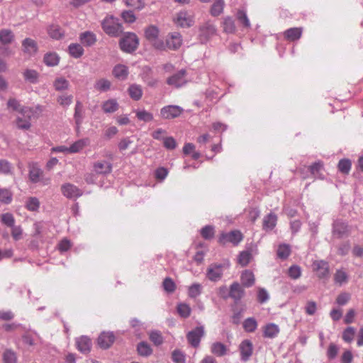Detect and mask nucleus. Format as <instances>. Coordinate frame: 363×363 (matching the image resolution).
<instances>
[{"label":"nucleus","instance_id":"f257e3e1","mask_svg":"<svg viewBox=\"0 0 363 363\" xmlns=\"http://www.w3.org/2000/svg\"><path fill=\"white\" fill-rule=\"evenodd\" d=\"M102 28L106 33L111 36L120 35L123 30L119 20L113 16L106 17L102 21Z\"/></svg>","mask_w":363,"mask_h":363},{"label":"nucleus","instance_id":"f03ea898","mask_svg":"<svg viewBox=\"0 0 363 363\" xmlns=\"http://www.w3.org/2000/svg\"><path fill=\"white\" fill-rule=\"evenodd\" d=\"M194 13L191 11H180L174 16V24L181 28H189L194 24Z\"/></svg>","mask_w":363,"mask_h":363},{"label":"nucleus","instance_id":"7ed1b4c3","mask_svg":"<svg viewBox=\"0 0 363 363\" xmlns=\"http://www.w3.org/2000/svg\"><path fill=\"white\" fill-rule=\"evenodd\" d=\"M121 49L128 53L134 52L139 45V39L133 33H127L120 40Z\"/></svg>","mask_w":363,"mask_h":363},{"label":"nucleus","instance_id":"20e7f679","mask_svg":"<svg viewBox=\"0 0 363 363\" xmlns=\"http://www.w3.org/2000/svg\"><path fill=\"white\" fill-rule=\"evenodd\" d=\"M216 28L211 21L204 22L199 28V39L201 43H206L216 34Z\"/></svg>","mask_w":363,"mask_h":363},{"label":"nucleus","instance_id":"39448f33","mask_svg":"<svg viewBox=\"0 0 363 363\" xmlns=\"http://www.w3.org/2000/svg\"><path fill=\"white\" fill-rule=\"evenodd\" d=\"M243 240V235L240 230H233L230 233H223L218 238V242L225 245L228 242L238 245Z\"/></svg>","mask_w":363,"mask_h":363},{"label":"nucleus","instance_id":"423d86ee","mask_svg":"<svg viewBox=\"0 0 363 363\" xmlns=\"http://www.w3.org/2000/svg\"><path fill=\"white\" fill-rule=\"evenodd\" d=\"M28 177L33 183L41 182L43 185H48L50 182V178H43V172L36 164H29Z\"/></svg>","mask_w":363,"mask_h":363},{"label":"nucleus","instance_id":"0eeeda50","mask_svg":"<svg viewBox=\"0 0 363 363\" xmlns=\"http://www.w3.org/2000/svg\"><path fill=\"white\" fill-rule=\"evenodd\" d=\"M204 334L205 331L203 326H198L187 333L186 339L193 347L196 348L199 346L201 339Z\"/></svg>","mask_w":363,"mask_h":363},{"label":"nucleus","instance_id":"6e6552de","mask_svg":"<svg viewBox=\"0 0 363 363\" xmlns=\"http://www.w3.org/2000/svg\"><path fill=\"white\" fill-rule=\"evenodd\" d=\"M182 36L179 32H172L167 35L166 38V45L167 49L177 50L182 45Z\"/></svg>","mask_w":363,"mask_h":363},{"label":"nucleus","instance_id":"1a4fd4ad","mask_svg":"<svg viewBox=\"0 0 363 363\" xmlns=\"http://www.w3.org/2000/svg\"><path fill=\"white\" fill-rule=\"evenodd\" d=\"M62 194L67 198L75 199L81 196L82 191L75 185L66 183L61 186Z\"/></svg>","mask_w":363,"mask_h":363},{"label":"nucleus","instance_id":"9d476101","mask_svg":"<svg viewBox=\"0 0 363 363\" xmlns=\"http://www.w3.org/2000/svg\"><path fill=\"white\" fill-rule=\"evenodd\" d=\"M313 269L320 279L325 278L329 275V264L323 260H316L313 263Z\"/></svg>","mask_w":363,"mask_h":363},{"label":"nucleus","instance_id":"9b49d317","mask_svg":"<svg viewBox=\"0 0 363 363\" xmlns=\"http://www.w3.org/2000/svg\"><path fill=\"white\" fill-rule=\"evenodd\" d=\"M115 341V336L112 333L103 332L99 336L97 342L101 348H109Z\"/></svg>","mask_w":363,"mask_h":363},{"label":"nucleus","instance_id":"f8f14e48","mask_svg":"<svg viewBox=\"0 0 363 363\" xmlns=\"http://www.w3.org/2000/svg\"><path fill=\"white\" fill-rule=\"evenodd\" d=\"M93 171L96 174H108L112 171V164L106 160L97 161L93 164Z\"/></svg>","mask_w":363,"mask_h":363},{"label":"nucleus","instance_id":"ddd939ff","mask_svg":"<svg viewBox=\"0 0 363 363\" xmlns=\"http://www.w3.org/2000/svg\"><path fill=\"white\" fill-rule=\"evenodd\" d=\"M223 275V266L221 264H211L208 269L206 276L212 281H218Z\"/></svg>","mask_w":363,"mask_h":363},{"label":"nucleus","instance_id":"4468645a","mask_svg":"<svg viewBox=\"0 0 363 363\" xmlns=\"http://www.w3.org/2000/svg\"><path fill=\"white\" fill-rule=\"evenodd\" d=\"M186 71L182 69L167 79V84L177 88L184 85L186 82L185 79Z\"/></svg>","mask_w":363,"mask_h":363},{"label":"nucleus","instance_id":"2eb2a0df","mask_svg":"<svg viewBox=\"0 0 363 363\" xmlns=\"http://www.w3.org/2000/svg\"><path fill=\"white\" fill-rule=\"evenodd\" d=\"M240 351L241 354V359L244 361H247L252 354L253 345L250 340H245L240 345Z\"/></svg>","mask_w":363,"mask_h":363},{"label":"nucleus","instance_id":"dca6fc26","mask_svg":"<svg viewBox=\"0 0 363 363\" xmlns=\"http://www.w3.org/2000/svg\"><path fill=\"white\" fill-rule=\"evenodd\" d=\"M245 291L242 286L238 282H233L229 289V296L235 301H240L244 296Z\"/></svg>","mask_w":363,"mask_h":363},{"label":"nucleus","instance_id":"f3484780","mask_svg":"<svg viewBox=\"0 0 363 363\" xmlns=\"http://www.w3.org/2000/svg\"><path fill=\"white\" fill-rule=\"evenodd\" d=\"M262 329L263 336L271 339L276 337L280 332L279 326L272 323L267 324Z\"/></svg>","mask_w":363,"mask_h":363},{"label":"nucleus","instance_id":"a211bd4d","mask_svg":"<svg viewBox=\"0 0 363 363\" xmlns=\"http://www.w3.org/2000/svg\"><path fill=\"white\" fill-rule=\"evenodd\" d=\"M76 344L77 349L82 353H87L91 350V340L86 336H82L77 338Z\"/></svg>","mask_w":363,"mask_h":363},{"label":"nucleus","instance_id":"6ab92c4d","mask_svg":"<svg viewBox=\"0 0 363 363\" xmlns=\"http://www.w3.org/2000/svg\"><path fill=\"white\" fill-rule=\"evenodd\" d=\"M89 144L90 140L88 138L78 140L69 147V154L79 152Z\"/></svg>","mask_w":363,"mask_h":363},{"label":"nucleus","instance_id":"aec40b11","mask_svg":"<svg viewBox=\"0 0 363 363\" xmlns=\"http://www.w3.org/2000/svg\"><path fill=\"white\" fill-rule=\"evenodd\" d=\"M302 28H291L284 33V38L289 41L298 40L302 35Z\"/></svg>","mask_w":363,"mask_h":363},{"label":"nucleus","instance_id":"412c9836","mask_svg":"<svg viewBox=\"0 0 363 363\" xmlns=\"http://www.w3.org/2000/svg\"><path fill=\"white\" fill-rule=\"evenodd\" d=\"M240 280L243 286L250 287L254 285L255 278L253 272L247 269L242 273Z\"/></svg>","mask_w":363,"mask_h":363},{"label":"nucleus","instance_id":"4be33fe9","mask_svg":"<svg viewBox=\"0 0 363 363\" xmlns=\"http://www.w3.org/2000/svg\"><path fill=\"white\" fill-rule=\"evenodd\" d=\"M323 169V163L320 161L316 162L309 166L308 169L315 179H323L324 176L321 171Z\"/></svg>","mask_w":363,"mask_h":363},{"label":"nucleus","instance_id":"5701e85b","mask_svg":"<svg viewBox=\"0 0 363 363\" xmlns=\"http://www.w3.org/2000/svg\"><path fill=\"white\" fill-rule=\"evenodd\" d=\"M348 226L342 222L337 221L333 225V235L337 238H341L348 233Z\"/></svg>","mask_w":363,"mask_h":363},{"label":"nucleus","instance_id":"b1692460","mask_svg":"<svg viewBox=\"0 0 363 363\" xmlns=\"http://www.w3.org/2000/svg\"><path fill=\"white\" fill-rule=\"evenodd\" d=\"M79 40L84 46H91L96 40L95 35L89 31H86L80 34Z\"/></svg>","mask_w":363,"mask_h":363},{"label":"nucleus","instance_id":"393cba45","mask_svg":"<svg viewBox=\"0 0 363 363\" xmlns=\"http://www.w3.org/2000/svg\"><path fill=\"white\" fill-rule=\"evenodd\" d=\"M16 124L18 128L28 130L30 127V117L29 115H21L16 119Z\"/></svg>","mask_w":363,"mask_h":363},{"label":"nucleus","instance_id":"a878e982","mask_svg":"<svg viewBox=\"0 0 363 363\" xmlns=\"http://www.w3.org/2000/svg\"><path fill=\"white\" fill-rule=\"evenodd\" d=\"M7 108L10 111L19 112L23 113V112H26L24 109V107L21 106L20 101L14 98H10L7 101Z\"/></svg>","mask_w":363,"mask_h":363},{"label":"nucleus","instance_id":"bb28decb","mask_svg":"<svg viewBox=\"0 0 363 363\" xmlns=\"http://www.w3.org/2000/svg\"><path fill=\"white\" fill-rule=\"evenodd\" d=\"M252 259V254L250 250H244L240 252L238 257V263L241 267H246Z\"/></svg>","mask_w":363,"mask_h":363},{"label":"nucleus","instance_id":"cd10ccee","mask_svg":"<svg viewBox=\"0 0 363 363\" xmlns=\"http://www.w3.org/2000/svg\"><path fill=\"white\" fill-rule=\"evenodd\" d=\"M226 346L219 342H214L211 346V352L218 357L224 356L227 352Z\"/></svg>","mask_w":363,"mask_h":363},{"label":"nucleus","instance_id":"c85d7f7f","mask_svg":"<svg viewBox=\"0 0 363 363\" xmlns=\"http://www.w3.org/2000/svg\"><path fill=\"white\" fill-rule=\"evenodd\" d=\"M277 216L274 213H269L266 216L263 220V228L264 230H272L277 224Z\"/></svg>","mask_w":363,"mask_h":363},{"label":"nucleus","instance_id":"c756f323","mask_svg":"<svg viewBox=\"0 0 363 363\" xmlns=\"http://www.w3.org/2000/svg\"><path fill=\"white\" fill-rule=\"evenodd\" d=\"M23 76L26 82L35 84L38 81L39 74L35 69H26L23 71Z\"/></svg>","mask_w":363,"mask_h":363},{"label":"nucleus","instance_id":"7c9ffc66","mask_svg":"<svg viewBox=\"0 0 363 363\" xmlns=\"http://www.w3.org/2000/svg\"><path fill=\"white\" fill-rule=\"evenodd\" d=\"M160 35L159 28L154 25H151L147 27L145 30V36L146 39L151 42L152 40H155Z\"/></svg>","mask_w":363,"mask_h":363},{"label":"nucleus","instance_id":"2f4dec72","mask_svg":"<svg viewBox=\"0 0 363 363\" xmlns=\"http://www.w3.org/2000/svg\"><path fill=\"white\" fill-rule=\"evenodd\" d=\"M23 51L30 55L34 54L37 51L35 42L30 38H26L22 43Z\"/></svg>","mask_w":363,"mask_h":363},{"label":"nucleus","instance_id":"473e14b6","mask_svg":"<svg viewBox=\"0 0 363 363\" xmlns=\"http://www.w3.org/2000/svg\"><path fill=\"white\" fill-rule=\"evenodd\" d=\"M113 74L119 79H125L128 74V67L123 65H118L113 68Z\"/></svg>","mask_w":363,"mask_h":363},{"label":"nucleus","instance_id":"72a5a7b5","mask_svg":"<svg viewBox=\"0 0 363 363\" xmlns=\"http://www.w3.org/2000/svg\"><path fill=\"white\" fill-rule=\"evenodd\" d=\"M43 61L46 65L54 67L58 65L60 57L55 52H49L45 55Z\"/></svg>","mask_w":363,"mask_h":363},{"label":"nucleus","instance_id":"f704fd0d","mask_svg":"<svg viewBox=\"0 0 363 363\" xmlns=\"http://www.w3.org/2000/svg\"><path fill=\"white\" fill-rule=\"evenodd\" d=\"M223 31L227 33H233L236 30L234 20L229 16L225 17L223 21Z\"/></svg>","mask_w":363,"mask_h":363},{"label":"nucleus","instance_id":"c9c22d12","mask_svg":"<svg viewBox=\"0 0 363 363\" xmlns=\"http://www.w3.org/2000/svg\"><path fill=\"white\" fill-rule=\"evenodd\" d=\"M351 160L347 158L342 159L337 164V169L343 174H348L351 170Z\"/></svg>","mask_w":363,"mask_h":363},{"label":"nucleus","instance_id":"e433bc0d","mask_svg":"<svg viewBox=\"0 0 363 363\" xmlns=\"http://www.w3.org/2000/svg\"><path fill=\"white\" fill-rule=\"evenodd\" d=\"M14 39V35L11 30L2 29L0 30V42L4 44H9Z\"/></svg>","mask_w":363,"mask_h":363},{"label":"nucleus","instance_id":"4c0bfd02","mask_svg":"<svg viewBox=\"0 0 363 363\" xmlns=\"http://www.w3.org/2000/svg\"><path fill=\"white\" fill-rule=\"evenodd\" d=\"M69 52L74 58H79L84 54L82 46L78 43H72L68 47Z\"/></svg>","mask_w":363,"mask_h":363},{"label":"nucleus","instance_id":"58836bf2","mask_svg":"<svg viewBox=\"0 0 363 363\" xmlns=\"http://www.w3.org/2000/svg\"><path fill=\"white\" fill-rule=\"evenodd\" d=\"M130 96L134 100H139L143 95V90L140 86L132 84L128 89Z\"/></svg>","mask_w":363,"mask_h":363},{"label":"nucleus","instance_id":"ea45409f","mask_svg":"<svg viewBox=\"0 0 363 363\" xmlns=\"http://www.w3.org/2000/svg\"><path fill=\"white\" fill-rule=\"evenodd\" d=\"M224 0H216L211 8V14L213 16H218L223 11Z\"/></svg>","mask_w":363,"mask_h":363},{"label":"nucleus","instance_id":"a19ab883","mask_svg":"<svg viewBox=\"0 0 363 363\" xmlns=\"http://www.w3.org/2000/svg\"><path fill=\"white\" fill-rule=\"evenodd\" d=\"M53 86L57 91H63L69 88V82L64 77H57L53 82Z\"/></svg>","mask_w":363,"mask_h":363},{"label":"nucleus","instance_id":"79ce46f5","mask_svg":"<svg viewBox=\"0 0 363 363\" xmlns=\"http://www.w3.org/2000/svg\"><path fill=\"white\" fill-rule=\"evenodd\" d=\"M277 256L281 259H286L291 254V247L289 245H279L277 252Z\"/></svg>","mask_w":363,"mask_h":363},{"label":"nucleus","instance_id":"37998d69","mask_svg":"<svg viewBox=\"0 0 363 363\" xmlns=\"http://www.w3.org/2000/svg\"><path fill=\"white\" fill-rule=\"evenodd\" d=\"M118 104L115 99H109L103 104L102 108L104 112L110 113L117 111Z\"/></svg>","mask_w":363,"mask_h":363},{"label":"nucleus","instance_id":"c03bdc74","mask_svg":"<svg viewBox=\"0 0 363 363\" xmlns=\"http://www.w3.org/2000/svg\"><path fill=\"white\" fill-rule=\"evenodd\" d=\"M48 34L50 38L59 40L64 35V32L60 26L52 25L48 29Z\"/></svg>","mask_w":363,"mask_h":363},{"label":"nucleus","instance_id":"a18cd8bd","mask_svg":"<svg viewBox=\"0 0 363 363\" xmlns=\"http://www.w3.org/2000/svg\"><path fill=\"white\" fill-rule=\"evenodd\" d=\"M111 83L106 79H100L95 83L94 87L96 90L100 91H107L111 88Z\"/></svg>","mask_w":363,"mask_h":363},{"label":"nucleus","instance_id":"49530a36","mask_svg":"<svg viewBox=\"0 0 363 363\" xmlns=\"http://www.w3.org/2000/svg\"><path fill=\"white\" fill-rule=\"evenodd\" d=\"M243 328L246 332L252 333L257 328V323L253 318H248L243 322Z\"/></svg>","mask_w":363,"mask_h":363},{"label":"nucleus","instance_id":"de8ad7c7","mask_svg":"<svg viewBox=\"0 0 363 363\" xmlns=\"http://www.w3.org/2000/svg\"><path fill=\"white\" fill-rule=\"evenodd\" d=\"M137 350L138 354L141 356H149L152 352L150 346L145 342H141L138 344Z\"/></svg>","mask_w":363,"mask_h":363},{"label":"nucleus","instance_id":"09e8293b","mask_svg":"<svg viewBox=\"0 0 363 363\" xmlns=\"http://www.w3.org/2000/svg\"><path fill=\"white\" fill-rule=\"evenodd\" d=\"M237 19L245 28L250 27V22L247 16L246 11L244 10H239L236 14Z\"/></svg>","mask_w":363,"mask_h":363},{"label":"nucleus","instance_id":"8fccbe9b","mask_svg":"<svg viewBox=\"0 0 363 363\" xmlns=\"http://www.w3.org/2000/svg\"><path fill=\"white\" fill-rule=\"evenodd\" d=\"M177 312L181 317L186 318L191 315V309L186 303H179L177 306Z\"/></svg>","mask_w":363,"mask_h":363},{"label":"nucleus","instance_id":"3c124183","mask_svg":"<svg viewBox=\"0 0 363 363\" xmlns=\"http://www.w3.org/2000/svg\"><path fill=\"white\" fill-rule=\"evenodd\" d=\"M1 221L3 224L9 228L15 225V218L11 213H5L1 214Z\"/></svg>","mask_w":363,"mask_h":363},{"label":"nucleus","instance_id":"603ef678","mask_svg":"<svg viewBox=\"0 0 363 363\" xmlns=\"http://www.w3.org/2000/svg\"><path fill=\"white\" fill-rule=\"evenodd\" d=\"M184 111V110L179 106L176 105H169L164 106L161 109L160 113H182Z\"/></svg>","mask_w":363,"mask_h":363},{"label":"nucleus","instance_id":"864d4df0","mask_svg":"<svg viewBox=\"0 0 363 363\" xmlns=\"http://www.w3.org/2000/svg\"><path fill=\"white\" fill-rule=\"evenodd\" d=\"M11 234L15 241H18L23 238V230L21 225H13L11 227Z\"/></svg>","mask_w":363,"mask_h":363},{"label":"nucleus","instance_id":"5fc2aeb1","mask_svg":"<svg viewBox=\"0 0 363 363\" xmlns=\"http://www.w3.org/2000/svg\"><path fill=\"white\" fill-rule=\"evenodd\" d=\"M12 201V193L7 189H0V202L9 204Z\"/></svg>","mask_w":363,"mask_h":363},{"label":"nucleus","instance_id":"6e6d98bb","mask_svg":"<svg viewBox=\"0 0 363 363\" xmlns=\"http://www.w3.org/2000/svg\"><path fill=\"white\" fill-rule=\"evenodd\" d=\"M214 228L211 225H206L201 230V236L206 240H210L214 237Z\"/></svg>","mask_w":363,"mask_h":363},{"label":"nucleus","instance_id":"4d7b16f0","mask_svg":"<svg viewBox=\"0 0 363 363\" xmlns=\"http://www.w3.org/2000/svg\"><path fill=\"white\" fill-rule=\"evenodd\" d=\"M172 359L174 363H185V354L179 350H175L172 352Z\"/></svg>","mask_w":363,"mask_h":363},{"label":"nucleus","instance_id":"13d9d810","mask_svg":"<svg viewBox=\"0 0 363 363\" xmlns=\"http://www.w3.org/2000/svg\"><path fill=\"white\" fill-rule=\"evenodd\" d=\"M334 280L335 283L342 285L347 281V275L342 270H337L334 275Z\"/></svg>","mask_w":363,"mask_h":363},{"label":"nucleus","instance_id":"bf43d9fd","mask_svg":"<svg viewBox=\"0 0 363 363\" xmlns=\"http://www.w3.org/2000/svg\"><path fill=\"white\" fill-rule=\"evenodd\" d=\"M163 287L164 289L168 293H172L176 290V284L174 281L169 278L167 277L163 281Z\"/></svg>","mask_w":363,"mask_h":363},{"label":"nucleus","instance_id":"052dcab7","mask_svg":"<svg viewBox=\"0 0 363 363\" xmlns=\"http://www.w3.org/2000/svg\"><path fill=\"white\" fill-rule=\"evenodd\" d=\"M201 285L200 284H194L189 288V296L191 298H196L201 293Z\"/></svg>","mask_w":363,"mask_h":363},{"label":"nucleus","instance_id":"680f3d73","mask_svg":"<svg viewBox=\"0 0 363 363\" xmlns=\"http://www.w3.org/2000/svg\"><path fill=\"white\" fill-rule=\"evenodd\" d=\"M3 359L4 363H16L17 358L13 351L7 350L4 353Z\"/></svg>","mask_w":363,"mask_h":363},{"label":"nucleus","instance_id":"e2e57ef3","mask_svg":"<svg viewBox=\"0 0 363 363\" xmlns=\"http://www.w3.org/2000/svg\"><path fill=\"white\" fill-rule=\"evenodd\" d=\"M354 334V328L353 327H348L343 332L342 339L347 342H350L353 340Z\"/></svg>","mask_w":363,"mask_h":363},{"label":"nucleus","instance_id":"0e129e2a","mask_svg":"<svg viewBox=\"0 0 363 363\" xmlns=\"http://www.w3.org/2000/svg\"><path fill=\"white\" fill-rule=\"evenodd\" d=\"M40 206V202L35 197H30L28 199L26 203V208L31 211H35L38 209Z\"/></svg>","mask_w":363,"mask_h":363},{"label":"nucleus","instance_id":"69168bd1","mask_svg":"<svg viewBox=\"0 0 363 363\" xmlns=\"http://www.w3.org/2000/svg\"><path fill=\"white\" fill-rule=\"evenodd\" d=\"M289 276L293 279H298L301 275V267L298 265H293L289 269Z\"/></svg>","mask_w":363,"mask_h":363},{"label":"nucleus","instance_id":"338daca9","mask_svg":"<svg viewBox=\"0 0 363 363\" xmlns=\"http://www.w3.org/2000/svg\"><path fill=\"white\" fill-rule=\"evenodd\" d=\"M12 166L11 164L5 160H0V172L4 174L11 173Z\"/></svg>","mask_w":363,"mask_h":363},{"label":"nucleus","instance_id":"774afa93","mask_svg":"<svg viewBox=\"0 0 363 363\" xmlns=\"http://www.w3.org/2000/svg\"><path fill=\"white\" fill-rule=\"evenodd\" d=\"M150 339L155 345H160L163 342V337L157 331L150 333Z\"/></svg>","mask_w":363,"mask_h":363}]
</instances>
